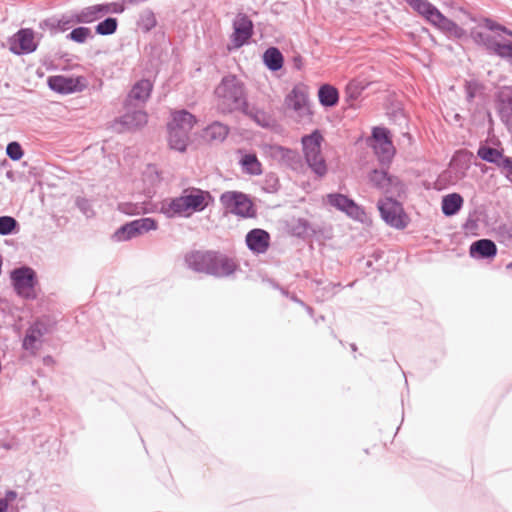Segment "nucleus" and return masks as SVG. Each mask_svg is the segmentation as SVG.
Wrapping results in <instances>:
<instances>
[{"instance_id":"obj_1","label":"nucleus","mask_w":512,"mask_h":512,"mask_svg":"<svg viewBox=\"0 0 512 512\" xmlns=\"http://www.w3.org/2000/svg\"><path fill=\"white\" fill-rule=\"evenodd\" d=\"M483 24L487 31H471L474 42L484 46L490 53L512 63V31L489 18H485Z\"/></svg>"},{"instance_id":"obj_2","label":"nucleus","mask_w":512,"mask_h":512,"mask_svg":"<svg viewBox=\"0 0 512 512\" xmlns=\"http://www.w3.org/2000/svg\"><path fill=\"white\" fill-rule=\"evenodd\" d=\"M207 198H210L208 191L188 188L183 190L180 196L162 201L160 212L170 219L189 217L193 212L203 211L208 206Z\"/></svg>"},{"instance_id":"obj_3","label":"nucleus","mask_w":512,"mask_h":512,"mask_svg":"<svg viewBox=\"0 0 512 512\" xmlns=\"http://www.w3.org/2000/svg\"><path fill=\"white\" fill-rule=\"evenodd\" d=\"M216 107L222 114L241 111L247 102L243 83L235 75L224 76L215 88Z\"/></svg>"},{"instance_id":"obj_4","label":"nucleus","mask_w":512,"mask_h":512,"mask_svg":"<svg viewBox=\"0 0 512 512\" xmlns=\"http://www.w3.org/2000/svg\"><path fill=\"white\" fill-rule=\"evenodd\" d=\"M323 136L319 130L305 135L301 139L305 161L311 171L319 178L327 174L326 160L321 151Z\"/></svg>"},{"instance_id":"obj_5","label":"nucleus","mask_w":512,"mask_h":512,"mask_svg":"<svg viewBox=\"0 0 512 512\" xmlns=\"http://www.w3.org/2000/svg\"><path fill=\"white\" fill-rule=\"evenodd\" d=\"M288 109L293 110L298 122H310L312 110L310 106L308 88L304 84H297L285 97Z\"/></svg>"},{"instance_id":"obj_6","label":"nucleus","mask_w":512,"mask_h":512,"mask_svg":"<svg viewBox=\"0 0 512 512\" xmlns=\"http://www.w3.org/2000/svg\"><path fill=\"white\" fill-rule=\"evenodd\" d=\"M421 16L449 38L461 39L465 36V30L443 15L431 2Z\"/></svg>"},{"instance_id":"obj_7","label":"nucleus","mask_w":512,"mask_h":512,"mask_svg":"<svg viewBox=\"0 0 512 512\" xmlns=\"http://www.w3.org/2000/svg\"><path fill=\"white\" fill-rule=\"evenodd\" d=\"M395 196L388 195L379 200L378 209L386 224L396 229H404L408 224V217L404 212L402 204L394 199Z\"/></svg>"},{"instance_id":"obj_8","label":"nucleus","mask_w":512,"mask_h":512,"mask_svg":"<svg viewBox=\"0 0 512 512\" xmlns=\"http://www.w3.org/2000/svg\"><path fill=\"white\" fill-rule=\"evenodd\" d=\"M220 203L230 213L251 218L255 216V209L249 197L238 191H226L220 196Z\"/></svg>"},{"instance_id":"obj_9","label":"nucleus","mask_w":512,"mask_h":512,"mask_svg":"<svg viewBox=\"0 0 512 512\" xmlns=\"http://www.w3.org/2000/svg\"><path fill=\"white\" fill-rule=\"evenodd\" d=\"M368 180L374 188L382 191L386 196H402L405 193L404 183L384 169L372 170L368 174Z\"/></svg>"},{"instance_id":"obj_10","label":"nucleus","mask_w":512,"mask_h":512,"mask_svg":"<svg viewBox=\"0 0 512 512\" xmlns=\"http://www.w3.org/2000/svg\"><path fill=\"white\" fill-rule=\"evenodd\" d=\"M158 229V222L153 218H140L120 226L113 234L118 242L128 241Z\"/></svg>"},{"instance_id":"obj_11","label":"nucleus","mask_w":512,"mask_h":512,"mask_svg":"<svg viewBox=\"0 0 512 512\" xmlns=\"http://www.w3.org/2000/svg\"><path fill=\"white\" fill-rule=\"evenodd\" d=\"M13 287L16 293L25 298L33 300L37 297L35 285L37 284L36 273L30 267H21L11 273Z\"/></svg>"},{"instance_id":"obj_12","label":"nucleus","mask_w":512,"mask_h":512,"mask_svg":"<svg viewBox=\"0 0 512 512\" xmlns=\"http://www.w3.org/2000/svg\"><path fill=\"white\" fill-rule=\"evenodd\" d=\"M326 203L336 208L337 210L344 212L350 218L363 221L365 217L364 209L359 206L354 200L350 199L341 193H330L326 195Z\"/></svg>"},{"instance_id":"obj_13","label":"nucleus","mask_w":512,"mask_h":512,"mask_svg":"<svg viewBox=\"0 0 512 512\" xmlns=\"http://www.w3.org/2000/svg\"><path fill=\"white\" fill-rule=\"evenodd\" d=\"M253 22L244 13H238L233 20V33L230 42L233 49H238L246 44L253 35Z\"/></svg>"},{"instance_id":"obj_14","label":"nucleus","mask_w":512,"mask_h":512,"mask_svg":"<svg viewBox=\"0 0 512 512\" xmlns=\"http://www.w3.org/2000/svg\"><path fill=\"white\" fill-rule=\"evenodd\" d=\"M214 250L191 251L185 255L184 261L187 267L194 272L209 275L212 272V257Z\"/></svg>"},{"instance_id":"obj_15","label":"nucleus","mask_w":512,"mask_h":512,"mask_svg":"<svg viewBox=\"0 0 512 512\" xmlns=\"http://www.w3.org/2000/svg\"><path fill=\"white\" fill-rule=\"evenodd\" d=\"M212 272H209L210 276L216 278H226L231 276L239 268L238 263L235 259L219 252L214 251L212 257Z\"/></svg>"},{"instance_id":"obj_16","label":"nucleus","mask_w":512,"mask_h":512,"mask_svg":"<svg viewBox=\"0 0 512 512\" xmlns=\"http://www.w3.org/2000/svg\"><path fill=\"white\" fill-rule=\"evenodd\" d=\"M12 51L16 54H28L36 50L37 44L34 41V32L31 29L19 30L11 43Z\"/></svg>"},{"instance_id":"obj_17","label":"nucleus","mask_w":512,"mask_h":512,"mask_svg":"<svg viewBox=\"0 0 512 512\" xmlns=\"http://www.w3.org/2000/svg\"><path fill=\"white\" fill-rule=\"evenodd\" d=\"M153 90V83L148 79L137 81L127 95L125 106L128 108L133 102L144 104L150 98Z\"/></svg>"},{"instance_id":"obj_18","label":"nucleus","mask_w":512,"mask_h":512,"mask_svg":"<svg viewBox=\"0 0 512 512\" xmlns=\"http://www.w3.org/2000/svg\"><path fill=\"white\" fill-rule=\"evenodd\" d=\"M247 247L256 254H264L270 245V235L263 229H252L246 235Z\"/></svg>"},{"instance_id":"obj_19","label":"nucleus","mask_w":512,"mask_h":512,"mask_svg":"<svg viewBox=\"0 0 512 512\" xmlns=\"http://www.w3.org/2000/svg\"><path fill=\"white\" fill-rule=\"evenodd\" d=\"M79 83V79L63 75H55L48 78V85L50 89L61 94H70L76 91H81Z\"/></svg>"},{"instance_id":"obj_20","label":"nucleus","mask_w":512,"mask_h":512,"mask_svg":"<svg viewBox=\"0 0 512 512\" xmlns=\"http://www.w3.org/2000/svg\"><path fill=\"white\" fill-rule=\"evenodd\" d=\"M46 329L43 323L35 322L26 331V335L23 339V349L30 351L32 354H36L39 349L40 340L45 334Z\"/></svg>"},{"instance_id":"obj_21","label":"nucleus","mask_w":512,"mask_h":512,"mask_svg":"<svg viewBox=\"0 0 512 512\" xmlns=\"http://www.w3.org/2000/svg\"><path fill=\"white\" fill-rule=\"evenodd\" d=\"M497 254V246L490 239H480L473 242L470 246V255L473 258L489 259Z\"/></svg>"},{"instance_id":"obj_22","label":"nucleus","mask_w":512,"mask_h":512,"mask_svg":"<svg viewBox=\"0 0 512 512\" xmlns=\"http://www.w3.org/2000/svg\"><path fill=\"white\" fill-rule=\"evenodd\" d=\"M148 115L143 110L127 111L119 118V123L126 130H136L147 124Z\"/></svg>"},{"instance_id":"obj_23","label":"nucleus","mask_w":512,"mask_h":512,"mask_svg":"<svg viewBox=\"0 0 512 512\" xmlns=\"http://www.w3.org/2000/svg\"><path fill=\"white\" fill-rule=\"evenodd\" d=\"M107 9L102 4H95L76 11V21L79 24H90L105 16Z\"/></svg>"},{"instance_id":"obj_24","label":"nucleus","mask_w":512,"mask_h":512,"mask_svg":"<svg viewBox=\"0 0 512 512\" xmlns=\"http://www.w3.org/2000/svg\"><path fill=\"white\" fill-rule=\"evenodd\" d=\"M155 205L151 201L142 202H121L118 204V210L126 215H140L153 212Z\"/></svg>"},{"instance_id":"obj_25","label":"nucleus","mask_w":512,"mask_h":512,"mask_svg":"<svg viewBox=\"0 0 512 512\" xmlns=\"http://www.w3.org/2000/svg\"><path fill=\"white\" fill-rule=\"evenodd\" d=\"M196 121V117L190 112L179 110L172 113V122L169 123L168 127L190 132Z\"/></svg>"},{"instance_id":"obj_26","label":"nucleus","mask_w":512,"mask_h":512,"mask_svg":"<svg viewBox=\"0 0 512 512\" xmlns=\"http://www.w3.org/2000/svg\"><path fill=\"white\" fill-rule=\"evenodd\" d=\"M240 112H242L245 116L249 117L260 127L267 128L271 126V116L263 109H260L254 105H250L248 102H246V104L244 105Z\"/></svg>"},{"instance_id":"obj_27","label":"nucleus","mask_w":512,"mask_h":512,"mask_svg":"<svg viewBox=\"0 0 512 512\" xmlns=\"http://www.w3.org/2000/svg\"><path fill=\"white\" fill-rule=\"evenodd\" d=\"M275 153L280 157L281 161L293 170H298L301 166V157L296 150H292L283 146H277Z\"/></svg>"},{"instance_id":"obj_28","label":"nucleus","mask_w":512,"mask_h":512,"mask_svg":"<svg viewBox=\"0 0 512 512\" xmlns=\"http://www.w3.org/2000/svg\"><path fill=\"white\" fill-rule=\"evenodd\" d=\"M464 203L463 197L458 193H451L442 198L441 208L445 216H453L459 212Z\"/></svg>"},{"instance_id":"obj_29","label":"nucleus","mask_w":512,"mask_h":512,"mask_svg":"<svg viewBox=\"0 0 512 512\" xmlns=\"http://www.w3.org/2000/svg\"><path fill=\"white\" fill-rule=\"evenodd\" d=\"M169 129V146L171 149L184 152L187 148L189 140V132L179 130L177 128L168 127Z\"/></svg>"},{"instance_id":"obj_30","label":"nucleus","mask_w":512,"mask_h":512,"mask_svg":"<svg viewBox=\"0 0 512 512\" xmlns=\"http://www.w3.org/2000/svg\"><path fill=\"white\" fill-rule=\"evenodd\" d=\"M319 102L324 107H333L339 101L338 90L329 84H324L318 91Z\"/></svg>"},{"instance_id":"obj_31","label":"nucleus","mask_w":512,"mask_h":512,"mask_svg":"<svg viewBox=\"0 0 512 512\" xmlns=\"http://www.w3.org/2000/svg\"><path fill=\"white\" fill-rule=\"evenodd\" d=\"M263 60L265 65L271 71H278L282 68L284 58L282 53L278 48L270 47L268 48L263 55Z\"/></svg>"},{"instance_id":"obj_32","label":"nucleus","mask_w":512,"mask_h":512,"mask_svg":"<svg viewBox=\"0 0 512 512\" xmlns=\"http://www.w3.org/2000/svg\"><path fill=\"white\" fill-rule=\"evenodd\" d=\"M229 133V127L220 122H213L205 128V137L209 140L223 141Z\"/></svg>"},{"instance_id":"obj_33","label":"nucleus","mask_w":512,"mask_h":512,"mask_svg":"<svg viewBox=\"0 0 512 512\" xmlns=\"http://www.w3.org/2000/svg\"><path fill=\"white\" fill-rule=\"evenodd\" d=\"M45 24L51 28H57L59 31L65 32L74 24H79V21H76V13L73 12L71 15H63L60 19H48L45 21Z\"/></svg>"},{"instance_id":"obj_34","label":"nucleus","mask_w":512,"mask_h":512,"mask_svg":"<svg viewBox=\"0 0 512 512\" xmlns=\"http://www.w3.org/2000/svg\"><path fill=\"white\" fill-rule=\"evenodd\" d=\"M243 170L250 175L262 174V164L255 154H246L241 159Z\"/></svg>"},{"instance_id":"obj_35","label":"nucleus","mask_w":512,"mask_h":512,"mask_svg":"<svg viewBox=\"0 0 512 512\" xmlns=\"http://www.w3.org/2000/svg\"><path fill=\"white\" fill-rule=\"evenodd\" d=\"M501 105V116L504 121V114L512 113V86L503 87L498 95Z\"/></svg>"},{"instance_id":"obj_36","label":"nucleus","mask_w":512,"mask_h":512,"mask_svg":"<svg viewBox=\"0 0 512 512\" xmlns=\"http://www.w3.org/2000/svg\"><path fill=\"white\" fill-rule=\"evenodd\" d=\"M375 153L379 157V160L384 162H389L394 156L395 149L392 141H385L383 143H375L373 146Z\"/></svg>"},{"instance_id":"obj_37","label":"nucleus","mask_w":512,"mask_h":512,"mask_svg":"<svg viewBox=\"0 0 512 512\" xmlns=\"http://www.w3.org/2000/svg\"><path fill=\"white\" fill-rule=\"evenodd\" d=\"M502 153L503 150H498L486 145L480 146L477 151V155L480 159L492 164L497 163Z\"/></svg>"},{"instance_id":"obj_38","label":"nucleus","mask_w":512,"mask_h":512,"mask_svg":"<svg viewBox=\"0 0 512 512\" xmlns=\"http://www.w3.org/2000/svg\"><path fill=\"white\" fill-rule=\"evenodd\" d=\"M118 21L116 18L108 17L95 26L96 34L108 36L116 32Z\"/></svg>"},{"instance_id":"obj_39","label":"nucleus","mask_w":512,"mask_h":512,"mask_svg":"<svg viewBox=\"0 0 512 512\" xmlns=\"http://www.w3.org/2000/svg\"><path fill=\"white\" fill-rule=\"evenodd\" d=\"M67 39L82 44L85 43L88 39L93 38V34L91 29L84 26H79L74 28L67 36Z\"/></svg>"},{"instance_id":"obj_40","label":"nucleus","mask_w":512,"mask_h":512,"mask_svg":"<svg viewBox=\"0 0 512 512\" xmlns=\"http://www.w3.org/2000/svg\"><path fill=\"white\" fill-rule=\"evenodd\" d=\"M494 165L500 170L501 174L512 183V157L505 156L502 153L499 160Z\"/></svg>"},{"instance_id":"obj_41","label":"nucleus","mask_w":512,"mask_h":512,"mask_svg":"<svg viewBox=\"0 0 512 512\" xmlns=\"http://www.w3.org/2000/svg\"><path fill=\"white\" fill-rule=\"evenodd\" d=\"M139 25L146 32L152 30L157 25L154 12L150 9L143 11L140 15Z\"/></svg>"},{"instance_id":"obj_42","label":"nucleus","mask_w":512,"mask_h":512,"mask_svg":"<svg viewBox=\"0 0 512 512\" xmlns=\"http://www.w3.org/2000/svg\"><path fill=\"white\" fill-rule=\"evenodd\" d=\"M18 222L11 216L0 217V235L6 236L11 234L16 227Z\"/></svg>"},{"instance_id":"obj_43","label":"nucleus","mask_w":512,"mask_h":512,"mask_svg":"<svg viewBox=\"0 0 512 512\" xmlns=\"http://www.w3.org/2000/svg\"><path fill=\"white\" fill-rule=\"evenodd\" d=\"M6 153L11 160H20L23 156V149L18 142H10L6 147Z\"/></svg>"},{"instance_id":"obj_44","label":"nucleus","mask_w":512,"mask_h":512,"mask_svg":"<svg viewBox=\"0 0 512 512\" xmlns=\"http://www.w3.org/2000/svg\"><path fill=\"white\" fill-rule=\"evenodd\" d=\"M372 137L375 143H383L385 141H391L390 131L384 127H375L372 131Z\"/></svg>"},{"instance_id":"obj_45","label":"nucleus","mask_w":512,"mask_h":512,"mask_svg":"<svg viewBox=\"0 0 512 512\" xmlns=\"http://www.w3.org/2000/svg\"><path fill=\"white\" fill-rule=\"evenodd\" d=\"M102 5H103V7H105L107 9V11L105 12V16L109 13H115V14L123 13L127 6V4L124 3V0H122L120 3L111 2V3H104Z\"/></svg>"},{"instance_id":"obj_46","label":"nucleus","mask_w":512,"mask_h":512,"mask_svg":"<svg viewBox=\"0 0 512 512\" xmlns=\"http://www.w3.org/2000/svg\"><path fill=\"white\" fill-rule=\"evenodd\" d=\"M407 4L420 15L430 4L428 0H406Z\"/></svg>"},{"instance_id":"obj_47","label":"nucleus","mask_w":512,"mask_h":512,"mask_svg":"<svg viewBox=\"0 0 512 512\" xmlns=\"http://www.w3.org/2000/svg\"><path fill=\"white\" fill-rule=\"evenodd\" d=\"M76 205L88 217L93 213L91 203L86 198H77Z\"/></svg>"},{"instance_id":"obj_48","label":"nucleus","mask_w":512,"mask_h":512,"mask_svg":"<svg viewBox=\"0 0 512 512\" xmlns=\"http://www.w3.org/2000/svg\"><path fill=\"white\" fill-rule=\"evenodd\" d=\"M265 184L267 185V191L276 192L279 189V180L275 176V174H268L265 179Z\"/></svg>"},{"instance_id":"obj_49","label":"nucleus","mask_w":512,"mask_h":512,"mask_svg":"<svg viewBox=\"0 0 512 512\" xmlns=\"http://www.w3.org/2000/svg\"><path fill=\"white\" fill-rule=\"evenodd\" d=\"M364 89L363 86H359L358 82L353 80L351 82H349V84L347 85V93L349 94V96L351 98H358V96L360 95L361 91Z\"/></svg>"},{"instance_id":"obj_50","label":"nucleus","mask_w":512,"mask_h":512,"mask_svg":"<svg viewBox=\"0 0 512 512\" xmlns=\"http://www.w3.org/2000/svg\"><path fill=\"white\" fill-rule=\"evenodd\" d=\"M280 289V292L282 293V295H284L285 297H288L290 298L292 301L302 305V306H305L304 302L302 300H300L295 294H290L286 289L284 288H279Z\"/></svg>"},{"instance_id":"obj_51","label":"nucleus","mask_w":512,"mask_h":512,"mask_svg":"<svg viewBox=\"0 0 512 512\" xmlns=\"http://www.w3.org/2000/svg\"><path fill=\"white\" fill-rule=\"evenodd\" d=\"M508 129L512 132V113L511 114H504V121H503Z\"/></svg>"},{"instance_id":"obj_52","label":"nucleus","mask_w":512,"mask_h":512,"mask_svg":"<svg viewBox=\"0 0 512 512\" xmlns=\"http://www.w3.org/2000/svg\"><path fill=\"white\" fill-rule=\"evenodd\" d=\"M16 497H17V493L15 491L10 490V491L6 492V497L4 499H7V503H8L9 501L14 500Z\"/></svg>"},{"instance_id":"obj_53","label":"nucleus","mask_w":512,"mask_h":512,"mask_svg":"<svg viewBox=\"0 0 512 512\" xmlns=\"http://www.w3.org/2000/svg\"><path fill=\"white\" fill-rule=\"evenodd\" d=\"M8 503L7 499H0V512H7Z\"/></svg>"},{"instance_id":"obj_54","label":"nucleus","mask_w":512,"mask_h":512,"mask_svg":"<svg viewBox=\"0 0 512 512\" xmlns=\"http://www.w3.org/2000/svg\"><path fill=\"white\" fill-rule=\"evenodd\" d=\"M43 361L45 364H50L53 362V359L51 356H46V357H44Z\"/></svg>"},{"instance_id":"obj_55","label":"nucleus","mask_w":512,"mask_h":512,"mask_svg":"<svg viewBox=\"0 0 512 512\" xmlns=\"http://www.w3.org/2000/svg\"><path fill=\"white\" fill-rule=\"evenodd\" d=\"M504 229L506 230L507 234L509 235V237H512V226L511 227H504Z\"/></svg>"},{"instance_id":"obj_56","label":"nucleus","mask_w":512,"mask_h":512,"mask_svg":"<svg viewBox=\"0 0 512 512\" xmlns=\"http://www.w3.org/2000/svg\"><path fill=\"white\" fill-rule=\"evenodd\" d=\"M295 65H296V67H297L298 69H300V67H301V59H297V58H295Z\"/></svg>"},{"instance_id":"obj_57","label":"nucleus","mask_w":512,"mask_h":512,"mask_svg":"<svg viewBox=\"0 0 512 512\" xmlns=\"http://www.w3.org/2000/svg\"><path fill=\"white\" fill-rule=\"evenodd\" d=\"M351 349H352L353 351H356V350H357L356 345H355V344H351Z\"/></svg>"},{"instance_id":"obj_58","label":"nucleus","mask_w":512,"mask_h":512,"mask_svg":"<svg viewBox=\"0 0 512 512\" xmlns=\"http://www.w3.org/2000/svg\"><path fill=\"white\" fill-rule=\"evenodd\" d=\"M468 97H469V99H472L474 97V94L472 92H469Z\"/></svg>"}]
</instances>
